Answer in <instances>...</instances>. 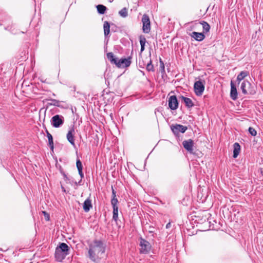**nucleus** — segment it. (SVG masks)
Here are the masks:
<instances>
[{"instance_id": "37", "label": "nucleus", "mask_w": 263, "mask_h": 263, "mask_svg": "<svg viewBox=\"0 0 263 263\" xmlns=\"http://www.w3.org/2000/svg\"><path fill=\"white\" fill-rule=\"evenodd\" d=\"M171 224L170 222H168V223L166 224V229H168L171 227Z\"/></svg>"}, {"instance_id": "25", "label": "nucleus", "mask_w": 263, "mask_h": 263, "mask_svg": "<svg viewBox=\"0 0 263 263\" xmlns=\"http://www.w3.org/2000/svg\"><path fill=\"white\" fill-rule=\"evenodd\" d=\"M47 138L48 139L49 145L50 146V148L52 151H53L54 148V144L52 136L50 135V136H48Z\"/></svg>"}, {"instance_id": "22", "label": "nucleus", "mask_w": 263, "mask_h": 263, "mask_svg": "<svg viewBox=\"0 0 263 263\" xmlns=\"http://www.w3.org/2000/svg\"><path fill=\"white\" fill-rule=\"evenodd\" d=\"M97 9L98 12L101 14H104L106 10H107V8L103 5H97Z\"/></svg>"}, {"instance_id": "8", "label": "nucleus", "mask_w": 263, "mask_h": 263, "mask_svg": "<svg viewBox=\"0 0 263 263\" xmlns=\"http://www.w3.org/2000/svg\"><path fill=\"white\" fill-rule=\"evenodd\" d=\"M131 59L132 58L130 57L124 59H121L120 60H118L117 59V62L115 65L118 68L127 67L130 66L132 63Z\"/></svg>"}, {"instance_id": "24", "label": "nucleus", "mask_w": 263, "mask_h": 263, "mask_svg": "<svg viewBox=\"0 0 263 263\" xmlns=\"http://www.w3.org/2000/svg\"><path fill=\"white\" fill-rule=\"evenodd\" d=\"M119 14L121 16L123 17H126L128 15L127 9L125 7L123 8L120 11H119Z\"/></svg>"}, {"instance_id": "35", "label": "nucleus", "mask_w": 263, "mask_h": 263, "mask_svg": "<svg viewBox=\"0 0 263 263\" xmlns=\"http://www.w3.org/2000/svg\"><path fill=\"white\" fill-rule=\"evenodd\" d=\"M111 191H112V198L115 197L116 198V192L115 190L114 189L113 187L111 186Z\"/></svg>"}, {"instance_id": "36", "label": "nucleus", "mask_w": 263, "mask_h": 263, "mask_svg": "<svg viewBox=\"0 0 263 263\" xmlns=\"http://www.w3.org/2000/svg\"><path fill=\"white\" fill-rule=\"evenodd\" d=\"M78 172H79V174L80 175L81 178H83L84 177V174H83V173L82 172V171H79Z\"/></svg>"}, {"instance_id": "39", "label": "nucleus", "mask_w": 263, "mask_h": 263, "mask_svg": "<svg viewBox=\"0 0 263 263\" xmlns=\"http://www.w3.org/2000/svg\"><path fill=\"white\" fill-rule=\"evenodd\" d=\"M46 134H47V137L48 136H50V135H51V134H50V133H49V132L48 131V130H47V129H46Z\"/></svg>"}, {"instance_id": "13", "label": "nucleus", "mask_w": 263, "mask_h": 263, "mask_svg": "<svg viewBox=\"0 0 263 263\" xmlns=\"http://www.w3.org/2000/svg\"><path fill=\"white\" fill-rule=\"evenodd\" d=\"M190 35L197 41H202L205 39V35L202 32H192Z\"/></svg>"}, {"instance_id": "31", "label": "nucleus", "mask_w": 263, "mask_h": 263, "mask_svg": "<svg viewBox=\"0 0 263 263\" xmlns=\"http://www.w3.org/2000/svg\"><path fill=\"white\" fill-rule=\"evenodd\" d=\"M160 67L161 69V71L162 73L165 72V66L163 62L162 61L161 59H160Z\"/></svg>"}, {"instance_id": "21", "label": "nucleus", "mask_w": 263, "mask_h": 263, "mask_svg": "<svg viewBox=\"0 0 263 263\" xmlns=\"http://www.w3.org/2000/svg\"><path fill=\"white\" fill-rule=\"evenodd\" d=\"M107 58L112 64H116L118 58L115 57L112 52H108L107 53Z\"/></svg>"}, {"instance_id": "38", "label": "nucleus", "mask_w": 263, "mask_h": 263, "mask_svg": "<svg viewBox=\"0 0 263 263\" xmlns=\"http://www.w3.org/2000/svg\"><path fill=\"white\" fill-rule=\"evenodd\" d=\"M144 46L145 45H141V52H143L144 50Z\"/></svg>"}, {"instance_id": "4", "label": "nucleus", "mask_w": 263, "mask_h": 263, "mask_svg": "<svg viewBox=\"0 0 263 263\" xmlns=\"http://www.w3.org/2000/svg\"><path fill=\"white\" fill-rule=\"evenodd\" d=\"M251 83L248 81H244L241 84L240 89L244 95L255 93V91L251 88Z\"/></svg>"}, {"instance_id": "33", "label": "nucleus", "mask_w": 263, "mask_h": 263, "mask_svg": "<svg viewBox=\"0 0 263 263\" xmlns=\"http://www.w3.org/2000/svg\"><path fill=\"white\" fill-rule=\"evenodd\" d=\"M43 213L44 214L45 219H46V220L49 221L50 219L49 214L45 211H43Z\"/></svg>"}, {"instance_id": "15", "label": "nucleus", "mask_w": 263, "mask_h": 263, "mask_svg": "<svg viewBox=\"0 0 263 263\" xmlns=\"http://www.w3.org/2000/svg\"><path fill=\"white\" fill-rule=\"evenodd\" d=\"M83 208L84 211L85 212H89V210H90V209H91L92 208V205L91 203V200L89 198H88L87 199H86L85 200V201L83 203Z\"/></svg>"}, {"instance_id": "26", "label": "nucleus", "mask_w": 263, "mask_h": 263, "mask_svg": "<svg viewBox=\"0 0 263 263\" xmlns=\"http://www.w3.org/2000/svg\"><path fill=\"white\" fill-rule=\"evenodd\" d=\"M146 70L148 71H154V67L152 64V60L151 59L146 65Z\"/></svg>"}, {"instance_id": "12", "label": "nucleus", "mask_w": 263, "mask_h": 263, "mask_svg": "<svg viewBox=\"0 0 263 263\" xmlns=\"http://www.w3.org/2000/svg\"><path fill=\"white\" fill-rule=\"evenodd\" d=\"M75 133L73 127L70 128L66 135V138L68 142L73 146H75L74 135Z\"/></svg>"}, {"instance_id": "14", "label": "nucleus", "mask_w": 263, "mask_h": 263, "mask_svg": "<svg viewBox=\"0 0 263 263\" xmlns=\"http://www.w3.org/2000/svg\"><path fill=\"white\" fill-rule=\"evenodd\" d=\"M230 96H231V99L233 100H235L237 99V89L232 81H231V82Z\"/></svg>"}, {"instance_id": "40", "label": "nucleus", "mask_w": 263, "mask_h": 263, "mask_svg": "<svg viewBox=\"0 0 263 263\" xmlns=\"http://www.w3.org/2000/svg\"><path fill=\"white\" fill-rule=\"evenodd\" d=\"M46 134H47V137L48 136H50V135H51V134H50V133H49V132L48 131V130H47V129H46Z\"/></svg>"}, {"instance_id": "3", "label": "nucleus", "mask_w": 263, "mask_h": 263, "mask_svg": "<svg viewBox=\"0 0 263 263\" xmlns=\"http://www.w3.org/2000/svg\"><path fill=\"white\" fill-rule=\"evenodd\" d=\"M50 122L53 127L58 128L64 124V118L62 115H56L52 117Z\"/></svg>"}, {"instance_id": "28", "label": "nucleus", "mask_w": 263, "mask_h": 263, "mask_svg": "<svg viewBox=\"0 0 263 263\" xmlns=\"http://www.w3.org/2000/svg\"><path fill=\"white\" fill-rule=\"evenodd\" d=\"M76 165L78 171L83 170V165L81 161L79 159L77 160Z\"/></svg>"}, {"instance_id": "18", "label": "nucleus", "mask_w": 263, "mask_h": 263, "mask_svg": "<svg viewBox=\"0 0 263 263\" xmlns=\"http://www.w3.org/2000/svg\"><path fill=\"white\" fill-rule=\"evenodd\" d=\"M234 149H233V158H236L239 155L240 151V146L238 143H235L234 144Z\"/></svg>"}, {"instance_id": "10", "label": "nucleus", "mask_w": 263, "mask_h": 263, "mask_svg": "<svg viewBox=\"0 0 263 263\" xmlns=\"http://www.w3.org/2000/svg\"><path fill=\"white\" fill-rule=\"evenodd\" d=\"M168 106L172 110H176L178 107V102L176 96H171L168 98Z\"/></svg>"}, {"instance_id": "32", "label": "nucleus", "mask_w": 263, "mask_h": 263, "mask_svg": "<svg viewBox=\"0 0 263 263\" xmlns=\"http://www.w3.org/2000/svg\"><path fill=\"white\" fill-rule=\"evenodd\" d=\"M51 101L52 102L51 103V105H53L54 106H58V107L60 106V101H59L55 100V99H52Z\"/></svg>"}, {"instance_id": "27", "label": "nucleus", "mask_w": 263, "mask_h": 263, "mask_svg": "<svg viewBox=\"0 0 263 263\" xmlns=\"http://www.w3.org/2000/svg\"><path fill=\"white\" fill-rule=\"evenodd\" d=\"M118 200L117 198L112 197L111 200V204L112 206V208H116L118 207Z\"/></svg>"}, {"instance_id": "20", "label": "nucleus", "mask_w": 263, "mask_h": 263, "mask_svg": "<svg viewBox=\"0 0 263 263\" xmlns=\"http://www.w3.org/2000/svg\"><path fill=\"white\" fill-rule=\"evenodd\" d=\"M104 33L105 36H107L110 32V24L107 21H105L103 24Z\"/></svg>"}, {"instance_id": "34", "label": "nucleus", "mask_w": 263, "mask_h": 263, "mask_svg": "<svg viewBox=\"0 0 263 263\" xmlns=\"http://www.w3.org/2000/svg\"><path fill=\"white\" fill-rule=\"evenodd\" d=\"M155 228L153 227V226H149V228H148V232L149 233H153L154 232H155Z\"/></svg>"}, {"instance_id": "29", "label": "nucleus", "mask_w": 263, "mask_h": 263, "mask_svg": "<svg viewBox=\"0 0 263 263\" xmlns=\"http://www.w3.org/2000/svg\"><path fill=\"white\" fill-rule=\"evenodd\" d=\"M139 39L140 45H145L146 42L145 37L143 35H140Z\"/></svg>"}, {"instance_id": "9", "label": "nucleus", "mask_w": 263, "mask_h": 263, "mask_svg": "<svg viewBox=\"0 0 263 263\" xmlns=\"http://www.w3.org/2000/svg\"><path fill=\"white\" fill-rule=\"evenodd\" d=\"M187 129L186 126L180 124H176L171 126L172 132L176 135H177L180 132L184 133Z\"/></svg>"}, {"instance_id": "6", "label": "nucleus", "mask_w": 263, "mask_h": 263, "mask_svg": "<svg viewBox=\"0 0 263 263\" xmlns=\"http://www.w3.org/2000/svg\"><path fill=\"white\" fill-rule=\"evenodd\" d=\"M194 88L195 93L197 96H200L202 95L204 90V82L203 83L201 81L195 82Z\"/></svg>"}, {"instance_id": "19", "label": "nucleus", "mask_w": 263, "mask_h": 263, "mask_svg": "<svg viewBox=\"0 0 263 263\" xmlns=\"http://www.w3.org/2000/svg\"><path fill=\"white\" fill-rule=\"evenodd\" d=\"M249 74V72L247 71H242L237 77V81L238 83L240 82L241 80L244 79Z\"/></svg>"}, {"instance_id": "1", "label": "nucleus", "mask_w": 263, "mask_h": 263, "mask_svg": "<svg viewBox=\"0 0 263 263\" xmlns=\"http://www.w3.org/2000/svg\"><path fill=\"white\" fill-rule=\"evenodd\" d=\"M106 243L101 240H95L89 245L87 257L93 262L99 263L103 257Z\"/></svg>"}, {"instance_id": "16", "label": "nucleus", "mask_w": 263, "mask_h": 263, "mask_svg": "<svg viewBox=\"0 0 263 263\" xmlns=\"http://www.w3.org/2000/svg\"><path fill=\"white\" fill-rule=\"evenodd\" d=\"M180 99H181L182 101L184 102L185 106L188 108H191L194 105V103L190 98L185 97L183 96H181L180 97Z\"/></svg>"}, {"instance_id": "41", "label": "nucleus", "mask_w": 263, "mask_h": 263, "mask_svg": "<svg viewBox=\"0 0 263 263\" xmlns=\"http://www.w3.org/2000/svg\"><path fill=\"white\" fill-rule=\"evenodd\" d=\"M109 2H112L114 0H108Z\"/></svg>"}, {"instance_id": "2", "label": "nucleus", "mask_w": 263, "mask_h": 263, "mask_svg": "<svg viewBox=\"0 0 263 263\" xmlns=\"http://www.w3.org/2000/svg\"><path fill=\"white\" fill-rule=\"evenodd\" d=\"M70 249L65 243L62 242L55 249L54 256L57 261L61 262L69 254Z\"/></svg>"}, {"instance_id": "5", "label": "nucleus", "mask_w": 263, "mask_h": 263, "mask_svg": "<svg viewBox=\"0 0 263 263\" xmlns=\"http://www.w3.org/2000/svg\"><path fill=\"white\" fill-rule=\"evenodd\" d=\"M142 22L143 24L142 30L143 32L148 33L151 30V23L149 16L148 15L143 14L142 18Z\"/></svg>"}, {"instance_id": "23", "label": "nucleus", "mask_w": 263, "mask_h": 263, "mask_svg": "<svg viewBox=\"0 0 263 263\" xmlns=\"http://www.w3.org/2000/svg\"><path fill=\"white\" fill-rule=\"evenodd\" d=\"M112 209H113L112 219L117 222V220L118 219V207L112 208Z\"/></svg>"}, {"instance_id": "11", "label": "nucleus", "mask_w": 263, "mask_h": 263, "mask_svg": "<svg viewBox=\"0 0 263 263\" xmlns=\"http://www.w3.org/2000/svg\"><path fill=\"white\" fill-rule=\"evenodd\" d=\"M194 141L190 139L182 142L183 147L190 153L192 154L193 152Z\"/></svg>"}, {"instance_id": "7", "label": "nucleus", "mask_w": 263, "mask_h": 263, "mask_svg": "<svg viewBox=\"0 0 263 263\" xmlns=\"http://www.w3.org/2000/svg\"><path fill=\"white\" fill-rule=\"evenodd\" d=\"M140 246L141 247L140 252L142 254L148 253L151 248L149 242L143 238H141Z\"/></svg>"}, {"instance_id": "30", "label": "nucleus", "mask_w": 263, "mask_h": 263, "mask_svg": "<svg viewBox=\"0 0 263 263\" xmlns=\"http://www.w3.org/2000/svg\"><path fill=\"white\" fill-rule=\"evenodd\" d=\"M249 132L253 136H255L257 134L256 130L253 127L249 128Z\"/></svg>"}, {"instance_id": "17", "label": "nucleus", "mask_w": 263, "mask_h": 263, "mask_svg": "<svg viewBox=\"0 0 263 263\" xmlns=\"http://www.w3.org/2000/svg\"><path fill=\"white\" fill-rule=\"evenodd\" d=\"M198 24H200L202 25L203 33H207V32H209L210 29V26L207 22H206L205 21H201L198 24H196V25H198Z\"/></svg>"}]
</instances>
